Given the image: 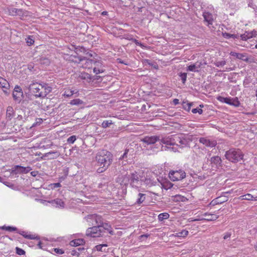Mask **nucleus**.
Masks as SVG:
<instances>
[{
	"label": "nucleus",
	"mask_w": 257,
	"mask_h": 257,
	"mask_svg": "<svg viewBox=\"0 0 257 257\" xmlns=\"http://www.w3.org/2000/svg\"><path fill=\"white\" fill-rule=\"evenodd\" d=\"M95 160L99 167L97 169L98 173H102L106 170L111 164L113 161V155L106 150H101L97 153Z\"/></svg>",
	"instance_id": "nucleus-1"
},
{
	"label": "nucleus",
	"mask_w": 257,
	"mask_h": 257,
	"mask_svg": "<svg viewBox=\"0 0 257 257\" xmlns=\"http://www.w3.org/2000/svg\"><path fill=\"white\" fill-rule=\"evenodd\" d=\"M105 233H109L111 235L114 234L111 226L106 223L102 225L89 227L86 230V235L91 237H98L103 236Z\"/></svg>",
	"instance_id": "nucleus-2"
},
{
	"label": "nucleus",
	"mask_w": 257,
	"mask_h": 257,
	"mask_svg": "<svg viewBox=\"0 0 257 257\" xmlns=\"http://www.w3.org/2000/svg\"><path fill=\"white\" fill-rule=\"evenodd\" d=\"M30 92L36 97H45L52 91V87L48 84H41L33 82L29 86Z\"/></svg>",
	"instance_id": "nucleus-3"
},
{
	"label": "nucleus",
	"mask_w": 257,
	"mask_h": 257,
	"mask_svg": "<svg viewBox=\"0 0 257 257\" xmlns=\"http://www.w3.org/2000/svg\"><path fill=\"white\" fill-rule=\"evenodd\" d=\"M225 158L232 163H237L243 160L244 154L239 149L231 148L225 152Z\"/></svg>",
	"instance_id": "nucleus-4"
},
{
	"label": "nucleus",
	"mask_w": 257,
	"mask_h": 257,
	"mask_svg": "<svg viewBox=\"0 0 257 257\" xmlns=\"http://www.w3.org/2000/svg\"><path fill=\"white\" fill-rule=\"evenodd\" d=\"M190 140L183 134H175L173 135V146H177L184 148L189 145Z\"/></svg>",
	"instance_id": "nucleus-5"
},
{
	"label": "nucleus",
	"mask_w": 257,
	"mask_h": 257,
	"mask_svg": "<svg viewBox=\"0 0 257 257\" xmlns=\"http://www.w3.org/2000/svg\"><path fill=\"white\" fill-rule=\"evenodd\" d=\"M85 219L88 222L89 226H93L104 224L103 223L101 216L96 214L88 215Z\"/></svg>",
	"instance_id": "nucleus-6"
},
{
	"label": "nucleus",
	"mask_w": 257,
	"mask_h": 257,
	"mask_svg": "<svg viewBox=\"0 0 257 257\" xmlns=\"http://www.w3.org/2000/svg\"><path fill=\"white\" fill-rule=\"evenodd\" d=\"M7 12L11 16H19L21 19L28 16V12L22 9L8 8Z\"/></svg>",
	"instance_id": "nucleus-7"
},
{
	"label": "nucleus",
	"mask_w": 257,
	"mask_h": 257,
	"mask_svg": "<svg viewBox=\"0 0 257 257\" xmlns=\"http://www.w3.org/2000/svg\"><path fill=\"white\" fill-rule=\"evenodd\" d=\"M170 179L173 181L181 180L186 177L185 172L182 170L171 171L169 174Z\"/></svg>",
	"instance_id": "nucleus-8"
},
{
	"label": "nucleus",
	"mask_w": 257,
	"mask_h": 257,
	"mask_svg": "<svg viewBox=\"0 0 257 257\" xmlns=\"http://www.w3.org/2000/svg\"><path fill=\"white\" fill-rule=\"evenodd\" d=\"M78 64L80 67L84 69H91L92 68L94 64V60L91 59H87L84 57H79Z\"/></svg>",
	"instance_id": "nucleus-9"
},
{
	"label": "nucleus",
	"mask_w": 257,
	"mask_h": 257,
	"mask_svg": "<svg viewBox=\"0 0 257 257\" xmlns=\"http://www.w3.org/2000/svg\"><path fill=\"white\" fill-rule=\"evenodd\" d=\"M143 179H140V176L135 172L131 173L130 185L132 187L139 188L142 185Z\"/></svg>",
	"instance_id": "nucleus-10"
},
{
	"label": "nucleus",
	"mask_w": 257,
	"mask_h": 257,
	"mask_svg": "<svg viewBox=\"0 0 257 257\" xmlns=\"http://www.w3.org/2000/svg\"><path fill=\"white\" fill-rule=\"evenodd\" d=\"M160 137L157 136H145L142 140V142L147 145L154 144L158 141H160Z\"/></svg>",
	"instance_id": "nucleus-11"
},
{
	"label": "nucleus",
	"mask_w": 257,
	"mask_h": 257,
	"mask_svg": "<svg viewBox=\"0 0 257 257\" xmlns=\"http://www.w3.org/2000/svg\"><path fill=\"white\" fill-rule=\"evenodd\" d=\"M13 97L15 101L20 102L23 97V92L22 88L18 85H16L14 89Z\"/></svg>",
	"instance_id": "nucleus-12"
},
{
	"label": "nucleus",
	"mask_w": 257,
	"mask_h": 257,
	"mask_svg": "<svg viewBox=\"0 0 257 257\" xmlns=\"http://www.w3.org/2000/svg\"><path fill=\"white\" fill-rule=\"evenodd\" d=\"M199 141L207 147L212 148L217 145V142L215 140H209L205 138H200Z\"/></svg>",
	"instance_id": "nucleus-13"
},
{
	"label": "nucleus",
	"mask_w": 257,
	"mask_h": 257,
	"mask_svg": "<svg viewBox=\"0 0 257 257\" xmlns=\"http://www.w3.org/2000/svg\"><path fill=\"white\" fill-rule=\"evenodd\" d=\"M210 162L212 168H218L221 166L222 160L218 156L211 157Z\"/></svg>",
	"instance_id": "nucleus-14"
},
{
	"label": "nucleus",
	"mask_w": 257,
	"mask_h": 257,
	"mask_svg": "<svg viewBox=\"0 0 257 257\" xmlns=\"http://www.w3.org/2000/svg\"><path fill=\"white\" fill-rule=\"evenodd\" d=\"M204 22H206L207 25L209 26L212 25L213 21V15L211 13L209 12H204L203 14Z\"/></svg>",
	"instance_id": "nucleus-15"
},
{
	"label": "nucleus",
	"mask_w": 257,
	"mask_h": 257,
	"mask_svg": "<svg viewBox=\"0 0 257 257\" xmlns=\"http://www.w3.org/2000/svg\"><path fill=\"white\" fill-rule=\"evenodd\" d=\"M95 76H91L88 73L84 72H80L79 74L78 77L82 80H85L87 82H90L92 80H94Z\"/></svg>",
	"instance_id": "nucleus-16"
},
{
	"label": "nucleus",
	"mask_w": 257,
	"mask_h": 257,
	"mask_svg": "<svg viewBox=\"0 0 257 257\" xmlns=\"http://www.w3.org/2000/svg\"><path fill=\"white\" fill-rule=\"evenodd\" d=\"M17 233L22 235V236H23L25 238H26L27 239H37V240L40 239V237H38V236H35V235H33V234H28V232H27L25 231H23V230H19L18 229V231H17Z\"/></svg>",
	"instance_id": "nucleus-17"
},
{
	"label": "nucleus",
	"mask_w": 257,
	"mask_h": 257,
	"mask_svg": "<svg viewBox=\"0 0 257 257\" xmlns=\"http://www.w3.org/2000/svg\"><path fill=\"white\" fill-rule=\"evenodd\" d=\"M160 144L169 146H173V135L164 138H160Z\"/></svg>",
	"instance_id": "nucleus-18"
},
{
	"label": "nucleus",
	"mask_w": 257,
	"mask_h": 257,
	"mask_svg": "<svg viewBox=\"0 0 257 257\" xmlns=\"http://www.w3.org/2000/svg\"><path fill=\"white\" fill-rule=\"evenodd\" d=\"M144 183L148 187H151L156 185L157 183L156 180L154 178H151L150 177H146L145 179H143Z\"/></svg>",
	"instance_id": "nucleus-19"
},
{
	"label": "nucleus",
	"mask_w": 257,
	"mask_h": 257,
	"mask_svg": "<svg viewBox=\"0 0 257 257\" xmlns=\"http://www.w3.org/2000/svg\"><path fill=\"white\" fill-rule=\"evenodd\" d=\"M49 202L56 207H64L65 205L64 202L61 199L59 198L52 200L49 201Z\"/></svg>",
	"instance_id": "nucleus-20"
},
{
	"label": "nucleus",
	"mask_w": 257,
	"mask_h": 257,
	"mask_svg": "<svg viewBox=\"0 0 257 257\" xmlns=\"http://www.w3.org/2000/svg\"><path fill=\"white\" fill-rule=\"evenodd\" d=\"M0 87L4 88V92L6 93H7V90L10 87L9 82L4 78L0 76Z\"/></svg>",
	"instance_id": "nucleus-21"
},
{
	"label": "nucleus",
	"mask_w": 257,
	"mask_h": 257,
	"mask_svg": "<svg viewBox=\"0 0 257 257\" xmlns=\"http://www.w3.org/2000/svg\"><path fill=\"white\" fill-rule=\"evenodd\" d=\"M60 153L58 151H51L44 154V157H48L50 159H54L58 158Z\"/></svg>",
	"instance_id": "nucleus-22"
},
{
	"label": "nucleus",
	"mask_w": 257,
	"mask_h": 257,
	"mask_svg": "<svg viewBox=\"0 0 257 257\" xmlns=\"http://www.w3.org/2000/svg\"><path fill=\"white\" fill-rule=\"evenodd\" d=\"M85 242L83 239L78 238L71 241L70 242V245L72 246H78L84 244Z\"/></svg>",
	"instance_id": "nucleus-23"
},
{
	"label": "nucleus",
	"mask_w": 257,
	"mask_h": 257,
	"mask_svg": "<svg viewBox=\"0 0 257 257\" xmlns=\"http://www.w3.org/2000/svg\"><path fill=\"white\" fill-rule=\"evenodd\" d=\"M78 93V91L77 90H71L70 89H66L64 94L63 96L66 97H70L71 96H72L73 94H77L76 96H77Z\"/></svg>",
	"instance_id": "nucleus-24"
},
{
	"label": "nucleus",
	"mask_w": 257,
	"mask_h": 257,
	"mask_svg": "<svg viewBox=\"0 0 257 257\" xmlns=\"http://www.w3.org/2000/svg\"><path fill=\"white\" fill-rule=\"evenodd\" d=\"M229 102L228 104L230 105H232L235 107H238L240 103L237 97L231 98L230 97H229Z\"/></svg>",
	"instance_id": "nucleus-25"
},
{
	"label": "nucleus",
	"mask_w": 257,
	"mask_h": 257,
	"mask_svg": "<svg viewBox=\"0 0 257 257\" xmlns=\"http://www.w3.org/2000/svg\"><path fill=\"white\" fill-rule=\"evenodd\" d=\"M10 172L11 175L13 176L21 174L20 165H16L12 167V169L10 170Z\"/></svg>",
	"instance_id": "nucleus-26"
},
{
	"label": "nucleus",
	"mask_w": 257,
	"mask_h": 257,
	"mask_svg": "<svg viewBox=\"0 0 257 257\" xmlns=\"http://www.w3.org/2000/svg\"><path fill=\"white\" fill-rule=\"evenodd\" d=\"M239 199L241 200H257V196L254 197L250 194H246L244 195L240 196Z\"/></svg>",
	"instance_id": "nucleus-27"
},
{
	"label": "nucleus",
	"mask_w": 257,
	"mask_h": 257,
	"mask_svg": "<svg viewBox=\"0 0 257 257\" xmlns=\"http://www.w3.org/2000/svg\"><path fill=\"white\" fill-rule=\"evenodd\" d=\"M203 215L206 217V218L204 219L207 221L215 220L218 218V216L208 213H205Z\"/></svg>",
	"instance_id": "nucleus-28"
},
{
	"label": "nucleus",
	"mask_w": 257,
	"mask_h": 257,
	"mask_svg": "<svg viewBox=\"0 0 257 257\" xmlns=\"http://www.w3.org/2000/svg\"><path fill=\"white\" fill-rule=\"evenodd\" d=\"M146 195L145 194L140 193L138 195V199L136 202V204L140 205L142 204L146 199Z\"/></svg>",
	"instance_id": "nucleus-29"
},
{
	"label": "nucleus",
	"mask_w": 257,
	"mask_h": 257,
	"mask_svg": "<svg viewBox=\"0 0 257 257\" xmlns=\"http://www.w3.org/2000/svg\"><path fill=\"white\" fill-rule=\"evenodd\" d=\"M239 37L242 40L246 41L253 37V32H245L244 34L241 35Z\"/></svg>",
	"instance_id": "nucleus-30"
},
{
	"label": "nucleus",
	"mask_w": 257,
	"mask_h": 257,
	"mask_svg": "<svg viewBox=\"0 0 257 257\" xmlns=\"http://www.w3.org/2000/svg\"><path fill=\"white\" fill-rule=\"evenodd\" d=\"M200 67V65H197L196 63H195L188 66L187 68V70L192 72H198V70H197V69Z\"/></svg>",
	"instance_id": "nucleus-31"
},
{
	"label": "nucleus",
	"mask_w": 257,
	"mask_h": 257,
	"mask_svg": "<svg viewBox=\"0 0 257 257\" xmlns=\"http://www.w3.org/2000/svg\"><path fill=\"white\" fill-rule=\"evenodd\" d=\"M222 36L226 39L233 38V39H238L239 37L238 35L231 34L226 32L222 33Z\"/></svg>",
	"instance_id": "nucleus-32"
},
{
	"label": "nucleus",
	"mask_w": 257,
	"mask_h": 257,
	"mask_svg": "<svg viewBox=\"0 0 257 257\" xmlns=\"http://www.w3.org/2000/svg\"><path fill=\"white\" fill-rule=\"evenodd\" d=\"M0 228L2 230H7V231H9L10 232L18 231V228L17 227H14V226H7L6 225H4V226L0 227Z\"/></svg>",
	"instance_id": "nucleus-33"
},
{
	"label": "nucleus",
	"mask_w": 257,
	"mask_h": 257,
	"mask_svg": "<svg viewBox=\"0 0 257 257\" xmlns=\"http://www.w3.org/2000/svg\"><path fill=\"white\" fill-rule=\"evenodd\" d=\"M14 109L12 106H8L7 109V117L11 119L14 115Z\"/></svg>",
	"instance_id": "nucleus-34"
},
{
	"label": "nucleus",
	"mask_w": 257,
	"mask_h": 257,
	"mask_svg": "<svg viewBox=\"0 0 257 257\" xmlns=\"http://www.w3.org/2000/svg\"><path fill=\"white\" fill-rule=\"evenodd\" d=\"M188 234V231L186 229H183L181 231H178L175 234V236L179 237H184L186 236Z\"/></svg>",
	"instance_id": "nucleus-35"
},
{
	"label": "nucleus",
	"mask_w": 257,
	"mask_h": 257,
	"mask_svg": "<svg viewBox=\"0 0 257 257\" xmlns=\"http://www.w3.org/2000/svg\"><path fill=\"white\" fill-rule=\"evenodd\" d=\"M131 182V174H126L125 175H124L123 177V179L121 181V183L122 184H124V185H126L128 184V183L130 184Z\"/></svg>",
	"instance_id": "nucleus-36"
},
{
	"label": "nucleus",
	"mask_w": 257,
	"mask_h": 257,
	"mask_svg": "<svg viewBox=\"0 0 257 257\" xmlns=\"http://www.w3.org/2000/svg\"><path fill=\"white\" fill-rule=\"evenodd\" d=\"M83 250H84V247H78L76 249H73L71 251V255L78 256L80 255V252Z\"/></svg>",
	"instance_id": "nucleus-37"
},
{
	"label": "nucleus",
	"mask_w": 257,
	"mask_h": 257,
	"mask_svg": "<svg viewBox=\"0 0 257 257\" xmlns=\"http://www.w3.org/2000/svg\"><path fill=\"white\" fill-rule=\"evenodd\" d=\"M83 101L79 98L74 99L70 102V104L72 105H79L83 104Z\"/></svg>",
	"instance_id": "nucleus-38"
},
{
	"label": "nucleus",
	"mask_w": 257,
	"mask_h": 257,
	"mask_svg": "<svg viewBox=\"0 0 257 257\" xmlns=\"http://www.w3.org/2000/svg\"><path fill=\"white\" fill-rule=\"evenodd\" d=\"M169 217V214L168 213H162L158 215V219L159 221H163L167 219Z\"/></svg>",
	"instance_id": "nucleus-39"
},
{
	"label": "nucleus",
	"mask_w": 257,
	"mask_h": 257,
	"mask_svg": "<svg viewBox=\"0 0 257 257\" xmlns=\"http://www.w3.org/2000/svg\"><path fill=\"white\" fill-rule=\"evenodd\" d=\"M192 105V103L183 101L182 103L183 108L186 111H189Z\"/></svg>",
	"instance_id": "nucleus-40"
},
{
	"label": "nucleus",
	"mask_w": 257,
	"mask_h": 257,
	"mask_svg": "<svg viewBox=\"0 0 257 257\" xmlns=\"http://www.w3.org/2000/svg\"><path fill=\"white\" fill-rule=\"evenodd\" d=\"M20 170L21 174H27L32 170V168L30 167H25L20 166Z\"/></svg>",
	"instance_id": "nucleus-41"
},
{
	"label": "nucleus",
	"mask_w": 257,
	"mask_h": 257,
	"mask_svg": "<svg viewBox=\"0 0 257 257\" xmlns=\"http://www.w3.org/2000/svg\"><path fill=\"white\" fill-rule=\"evenodd\" d=\"M93 72L96 74H98L104 72L105 69L104 68H97L96 66H93Z\"/></svg>",
	"instance_id": "nucleus-42"
},
{
	"label": "nucleus",
	"mask_w": 257,
	"mask_h": 257,
	"mask_svg": "<svg viewBox=\"0 0 257 257\" xmlns=\"http://www.w3.org/2000/svg\"><path fill=\"white\" fill-rule=\"evenodd\" d=\"M217 100L222 103H225L228 104L229 102V97H224L221 96H219L217 97Z\"/></svg>",
	"instance_id": "nucleus-43"
},
{
	"label": "nucleus",
	"mask_w": 257,
	"mask_h": 257,
	"mask_svg": "<svg viewBox=\"0 0 257 257\" xmlns=\"http://www.w3.org/2000/svg\"><path fill=\"white\" fill-rule=\"evenodd\" d=\"M112 124V120H104L102 124H101V126L103 127V128H107L108 127H109L110 126V124Z\"/></svg>",
	"instance_id": "nucleus-44"
},
{
	"label": "nucleus",
	"mask_w": 257,
	"mask_h": 257,
	"mask_svg": "<svg viewBox=\"0 0 257 257\" xmlns=\"http://www.w3.org/2000/svg\"><path fill=\"white\" fill-rule=\"evenodd\" d=\"M213 64L216 67H221L224 66L226 64V62L225 60H221L216 61L214 62Z\"/></svg>",
	"instance_id": "nucleus-45"
},
{
	"label": "nucleus",
	"mask_w": 257,
	"mask_h": 257,
	"mask_svg": "<svg viewBox=\"0 0 257 257\" xmlns=\"http://www.w3.org/2000/svg\"><path fill=\"white\" fill-rule=\"evenodd\" d=\"M230 55L232 56L235 57L236 58L239 59H242L243 57H244V55L242 54L234 52H231L230 53Z\"/></svg>",
	"instance_id": "nucleus-46"
},
{
	"label": "nucleus",
	"mask_w": 257,
	"mask_h": 257,
	"mask_svg": "<svg viewBox=\"0 0 257 257\" xmlns=\"http://www.w3.org/2000/svg\"><path fill=\"white\" fill-rule=\"evenodd\" d=\"M179 77L181 78L182 83L184 84L186 83L187 74L186 73H180Z\"/></svg>",
	"instance_id": "nucleus-47"
},
{
	"label": "nucleus",
	"mask_w": 257,
	"mask_h": 257,
	"mask_svg": "<svg viewBox=\"0 0 257 257\" xmlns=\"http://www.w3.org/2000/svg\"><path fill=\"white\" fill-rule=\"evenodd\" d=\"M106 246H107L106 244H99L95 246V248L97 251H105V249H103V247Z\"/></svg>",
	"instance_id": "nucleus-48"
},
{
	"label": "nucleus",
	"mask_w": 257,
	"mask_h": 257,
	"mask_svg": "<svg viewBox=\"0 0 257 257\" xmlns=\"http://www.w3.org/2000/svg\"><path fill=\"white\" fill-rule=\"evenodd\" d=\"M16 253L20 255H25L26 254V251L24 249L18 247H16Z\"/></svg>",
	"instance_id": "nucleus-49"
},
{
	"label": "nucleus",
	"mask_w": 257,
	"mask_h": 257,
	"mask_svg": "<svg viewBox=\"0 0 257 257\" xmlns=\"http://www.w3.org/2000/svg\"><path fill=\"white\" fill-rule=\"evenodd\" d=\"M76 140V138L75 136H71L67 139V142L69 144H73L74 143L75 140Z\"/></svg>",
	"instance_id": "nucleus-50"
},
{
	"label": "nucleus",
	"mask_w": 257,
	"mask_h": 257,
	"mask_svg": "<svg viewBox=\"0 0 257 257\" xmlns=\"http://www.w3.org/2000/svg\"><path fill=\"white\" fill-rule=\"evenodd\" d=\"M192 112L193 113H198L199 114H201L203 113V110L201 108H195L192 110Z\"/></svg>",
	"instance_id": "nucleus-51"
},
{
	"label": "nucleus",
	"mask_w": 257,
	"mask_h": 257,
	"mask_svg": "<svg viewBox=\"0 0 257 257\" xmlns=\"http://www.w3.org/2000/svg\"><path fill=\"white\" fill-rule=\"evenodd\" d=\"M94 66H96L97 68H104V66L101 62L96 61L95 60H94L93 67Z\"/></svg>",
	"instance_id": "nucleus-52"
},
{
	"label": "nucleus",
	"mask_w": 257,
	"mask_h": 257,
	"mask_svg": "<svg viewBox=\"0 0 257 257\" xmlns=\"http://www.w3.org/2000/svg\"><path fill=\"white\" fill-rule=\"evenodd\" d=\"M26 43H27L28 45L31 46L34 44V40L30 36H29L26 39Z\"/></svg>",
	"instance_id": "nucleus-53"
},
{
	"label": "nucleus",
	"mask_w": 257,
	"mask_h": 257,
	"mask_svg": "<svg viewBox=\"0 0 257 257\" xmlns=\"http://www.w3.org/2000/svg\"><path fill=\"white\" fill-rule=\"evenodd\" d=\"M131 41L135 43L137 45L140 46L141 48L145 47V46L143 44L139 42V41L136 40V39H131Z\"/></svg>",
	"instance_id": "nucleus-54"
},
{
	"label": "nucleus",
	"mask_w": 257,
	"mask_h": 257,
	"mask_svg": "<svg viewBox=\"0 0 257 257\" xmlns=\"http://www.w3.org/2000/svg\"><path fill=\"white\" fill-rule=\"evenodd\" d=\"M53 250L57 254H62L64 253V251L62 249L54 248Z\"/></svg>",
	"instance_id": "nucleus-55"
},
{
	"label": "nucleus",
	"mask_w": 257,
	"mask_h": 257,
	"mask_svg": "<svg viewBox=\"0 0 257 257\" xmlns=\"http://www.w3.org/2000/svg\"><path fill=\"white\" fill-rule=\"evenodd\" d=\"M128 152V150L126 149L123 155L119 158V160H122L127 158V155Z\"/></svg>",
	"instance_id": "nucleus-56"
},
{
	"label": "nucleus",
	"mask_w": 257,
	"mask_h": 257,
	"mask_svg": "<svg viewBox=\"0 0 257 257\" xmlns=\"http://www.w3.org/2000/svg\"><path fill=\"white\" fill-rule=\"evenodd\" d=\"M36 122L33 124V126L41 124L43 122V119L41 118H37L36 120Z\"/></svg>",
	"instance_id": "nucleus-57"
},
{
	"label": "nucleus",
	"mask_w": 257,
	"mask_h": 257,
	"mask_svg": "<svg viewBox=\"0 0 257 257\" xmlns=\"http://www.w3.org/2000/svg\"><path fill=\"white\" fill-rule=\"evenodd\" d=\"M231 234L230 232H226L223 236L224 239H228L230 238Z\"/></svg>",
	"instance_id": "nucleus-58"
},
{
	"label": "nucleus",
	"mask_w": 257,
	"mask_h": 257,
	"mask_svg": "<svg viewBox=\"0 0 257 257\" xmlns=\"http://www.w3.org/2000/svg\"><path fill=\"white\" fill-rule=\"evenodd\" d=\"M149 236H150V234H143V235H140L139 236V239H143V238H144V237L148 238Z\"/></svg>",
	"instance_id": "nucleus-59"
},
{
	"label": "nucleus",
	"mask_w": 257,
	"mask_h": 257,
	"mask_svg": "<svg viewBox=\"0 0 257 257\" xmlns=\"http://www.w3.org/2000/svg\"><path fill=\"white\" fill-rule=\"evenodd\" d=\"M124 38L126 40H131V39L133 38H132V35H130L128 34L124 35Z\"/></svg>",
	"instance_id": "nucleus-60"
},
{
	"label": "nucleus",
	"mask_w": 257,
	"mask_h": 257,
	"mask_svg": "<svg viewBox=\"0 0 257 257\" xmlns=\"http://www.w3.org/2000/svg\"><path fill=\"white\" fill-rule=\"evenodd\" d=\"M173 102L174 105H177L179 103V100L177 98L174 99Z\"/></svg>",
	"instance_id": "nucleus-61"
},
{
	"label": "nucleus",
	"mask_w": 257,
	"mask_h": 257,
	"mask_svg": "<svg viewBox=\"0 0 257 257\" xmlns=\"http://www.w3.org/2000/svg\"><path fill=\"white\" fill-rule=\"evenodd\" d=\"M54 187L55 188H58V187H60L61 186V184L60 183H54L53 184Z\"/></svg>",
	"instance_id": "nucleus-62"
},
{
	"label": "nucleus",
	"mask_w": 257,
	"mask_h": 257,
	"mask_svg": "<svg viewBox=\"0 0 257 257\" xmlns=\"http://www.w3.org/2000/svg\"><path fill=\"white\" fill-rule=\"evenodd\" d=\"M31 174L32 176H36L37 174V172H35V171H32L31 172Z\"/></svg>",
	"instance_id": "nucleus-63"
},
{
	"label": "nucleus",
	"mask_w": 257,
	"mask_h": 257,
	"mask_svg": "<svg viewBox=\"0 0 257 257\" xmlns=\"http://www.w3.org/2000/svg\"><path fill=\"white\" fill-rule=\"evenodd\" d=\"M168 149L172 150L173 152H176L177 149L174 147H168Z\"/></svg>",
	"instance_id": "nucleus-64"
}]
</instances>
